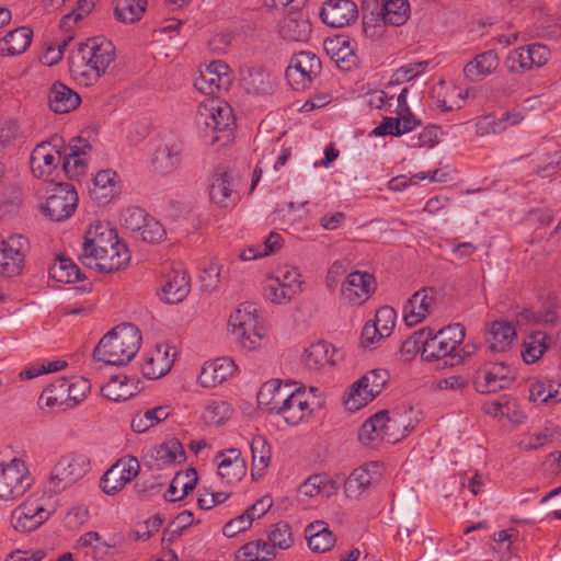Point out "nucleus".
I'll list each match as a JSON object with an SVG mask.
<instances>
[{"instance_id":"obj_1","label":"nucleus","mask_w":561,"mask_h":561,"mask_svg":"<svg viewBox=\"0 0 561 561\" xmlns=\"http://www.w3.org/2000/svg\"><path fill=\"white\" fill-rule=\"evenodd\" d=\"M114 44L102 36L88 38L80 43L69 56V71L73 79L89 85L105 75L115 60Z\"/></svg>"},{"instance_id":"obj_2","label":"nucleus","mask_w":561,"mask_h":561,"mask_svg":"<svg viewBox=\"0 0 561 561\" xmlns=\"http://www.w3.org/2000/svg\"><path fill=\"white\" fill-rule=\"evenodd\" d=\"M141 341L138 328L131 323L119 324L99 341L93 351V358L105 365H126L138 353Z\"/></svg>"},{"instance_id":"obj_3","label":"nucleus","mask_w":561,"mask_h":561,"mask_svg":"<svg viewBox=\"0 0 561 561\" xmlns=\"http://www.w3.org/2000/svg\"><path fill=\"white\" fill-rule=\"evenodd\" d=\"M229 328L234 340L248 351L257 350L266 335V329L256 308L251 304L241 305L231 313Z\"/></svg>"},{"instance_id":"obj_4","label":"nucleus","mask_w":561,"mask_h":561,"mask_svg":"<svg viewBox=\"0 0 561 561\" xmlns=\"http://www.w3.org/2000/svg\"><path fill=\"white\" fill-rule=\"evenodd\" d=\"M408 426L400 414L389 415L386 410L378 411L366 420L358 432V439L367 446L378 440L393 444L407 435Z\"/></svg>"},{"instance_id":"obj_5","label":"nucleus","mask_w":561,"mask_h":561,"mask_svg":"<svg viewBox=\"0 0 561 561\" xmlns=\"http://www.w3.org/2000/svg\"><path fill=\"white\" fill-rule=\"evenodd\" d=\"M195 124L204 138L210 137V142L219 140L214 134L229 130L234 126V116L229 104L218 99H211L197 107Z\"/></svg>"},{"instance_id":"obj_6","label":"nucleus","mask_w":561,"mask_h":561,"mask_svg":"<svg viewBox=\"0 0 561 561\" xmlns=\"http://www.w3.org/2000/svg\"><path fill=\"white\" fill-rule=\"evenodd\" d=\"M90 468V460L85 455L69 453L60 457L50 471L48 479L49 490L59 493L81 480Z\"/></svg>"},{"instance_id":"obj_7","label":"nucleus","mask_w":561,"mask_h":561,"mask_svg":"<svg viewBox=\"0 0 561 561\" xmlns=\"http://www.w3.org/2000/svg\"><path fill=\"white\" fill-rule=\"evenodd\" d=\"M389 380V373L383 368H376L367 371L362 378L352 385L345 408L356 412L373 401L386 387Z\"/></svg>"},{"instance_id":"obj_8","label":"nucleus","mask_w":561,"mask_h":561,"mask_svg":"<svg viewBox=\"0 0 561 561\" xmlns=\"http://www.w3.org/2000/svg\"><path fill=\"white\" fill-rule=\"evenodd\" d=\"M33 479L26 463L13 458L0 463V500L13 501L22 496L32 485Z\"/></svg>"},{"instance_id":"obj_9","label":"nucleus","mask_w":561,"mask_h":561,"mask_svg":"<svg viewBox=\"0 0 561 561\" xmlns=\"http://www.w3.org/2000/svg\"><path fill=\"white\" fill-rule=\"evenodd\" d=\"M415 339L422 343V358L425 362H442V366H454L462 362L459 352H455L444 337V334L434 333L431 328H423L415 332Z\"/></svg>"},{"instance_id":"obj_10","label":"nucleus","mask_w":561,"mask_h":561,"mask_svg":"<svg viewBox=\"0 0 561 561\" xmlns=\"http://www.w3.org/2000/svg\"><path fill=\"white\" fill-rule=\"evenodd\" d=\"M321 72V60L311 51H300L294 55L286 69V79L293 89L304 91Z\"/></svg>"},{"instance_id":"obj_11","label":"nucleus","mask_w":561,"mask_h":561,"mask_svg":"<svg viewBox=\"0 0 561 561\" xmlns=\"http://www.w3.org/2000/svg\"><path fill=\"white\" fill-rule=\"evenodd\" d=\"M62 153L55 145L43 141L33 149L30 157L32 173L35 178L47 182H57L61 173Z\"/></svg>"},{"instance_id":"obj_12","label":"nucleus","mask_w":561,"mask_h":561,"mask_svg":"<svg viewBox=\"0 0 561 561\" xmlns=\"http://www.w3.org/2000/svg\"><path fill=\"white\" fill-rule=\"evenodd\" d=\"M232 83L230 67L222 60H214L199 70V76L195 79V88L205 95L216 96L227 92Z\"/></svg>"},{"instance_id":"obj_13","label":"nucleus","mask_w":561,"mask_h":561,"mask_svg":"<svg viewBox=\"0 0 561 561\" xmlns=\"http://www.w3.org/2000/svg\"><path fill=\"white\" fill-rule=\"evenodd\" d=\"M30 249L28 240L22 234H12L0 242V274L5 277L20 275Z\"/></svg>"},{"instance_id":"obj_14","label":"nucleus","mask_w":561,"mask_h":561,"mask_svg":"<svg viewBox=\"0 0 561 561\" xmlns=\"http://www.w3.org/2000/svg\"><path fill=\"white\" fill-rule=\"evenodd\" d=\"M119 241L115 229L107 224L96 222L91 225L84 234L80 261L83 265L95 262L98 253L106 252V249Z\"/></svg>"},{"instance_id":"obj_15","label":"nucleus","mask_w":561,"mask_h":561,"mask_svg":"<svg viewBox=\"0 0 561 561\" xmlns=\"http://www.w3.org/2000/svg\"><path fill=\"white\" fill-rule=\"evenodd\" d=\"M514 379V371L505 363H490L476 373L473 383L481 393H494L508 388Z\"/></svg>"},{"instance_id":"obj_16","label":"nucleus","mask_w":561,"mask_h":561,"mask_svg":"<svg viewBox=\"0 0 561 561\" xmlns=\"http://www.w3.org/2000/svg\"><path fill=\"white\" fill-rule=\"evenodd\" d=\"M78 205V195L69 184H58L42 205L43 213L53 221L69 218Z\"/></svg>"},{"instance_id":"obj_17","label":"nucleus","mask_w":561,"mask_h":561,"mask_svg":"<svg viewBox=\"0 0 561 561\" xmlns=\"http://www.w3.org/2000/svg\"><path fill=\"white\" fill-rule=\"evenodd\" d=\"M208 194L219 208L231 209L237 205L239 197L234 191L233 176L226 167L219 165L214 170L209 179Z\"/></svg>"},{"instance_id":"obj_18","label":"nucleus","mask_w":561,"mask_h":561,"mask_svg":"<svg viewBox=\"0 0 561 561\" xmlns=\"http://www.w3.org/2000/svg\"><path fill=\"white\" fill-rule=\"evenodd\" d=\"M320 18L328 26L342 28L357 20L358 8L353 0H327L322 4Z\"/></svg>"},{"instance_id":"obj_19","label":"nucleus","mask_w":561,"mask_h":561,"mask_svg":"<svg viewBox=\"0 0 561 561\" xmlns=\"http://www.w3.org/2000/svg\"><path fill=\"white\" fill-rule=\"evenodd\" d=\"M436 301V290L424 287L415 291L403 306V321L408 327L423 322Z\"/></svg>"},{"instance_id":"obj_20","label":"nucleus","mask_w":561,"mask_h":561,"mask_svg":"<svg viewBox=\"0 0 561 561\" xmlns=\"http://www.w3.org/2000/svg\"><path fill=\"white\" fill-rule=\"evenodd\" d=\"M49 515V512L37 500H28L12 512L11 524L18 531L30 533L44 524Z\"/></svg>"},{"instance_id":"obj_21","label":"nucleus","mask_w":561,"mask_h":561,"mask_svg":"<svg viewBox=\"0 0 561 561\" xmlns=\"http://www.w3.org/2000/svg\"><path fill=\"white\" fill-rule=\"evenodd\" d=\"M376 289L375 277L368 272L350 273L341 288L342 297L352 305H362Z\"/></svg>"},{"instance_id":"obj_22","label":"nucleus","mask_w":561,"mask_h":561,"mask_svg":"<svg viewBox=\"0 0 561 561\" xmlns=\"http://www.w3.org/2000/svg\"><path fill=\"white\" fill-rule=\"evenodd\" d=\"M382 474V465L378 461L367 462L356 469L345 480L344 491L347 497L356 499L371 484L378 482Z\"/></svg>"},{"instance_id":"obj_23","label":"nucleus","mask_w":561,"mask_h":561,"mask_svg":"<svg viewBox=\"0 0 561 561\" xmlns=\"http://www.w3.org/2000/svg\"><path fill=\"white\" fill-rule=\"evenodd\" d=\"M311 413L312 409L306 391L290 389L276 414L280 415L288 425L295 426L308 419Z\"/></svg>"},{"instance_id":"obj_24","label":"nucleus","mask_w":561,"mask_h":561,"mask_svg":"<svg viewBox=\"0 0 561 561\" xmlns=\"http://www.w3.org/2000/svg\"><path fill=\"white\" fill-rule=\"evenodd\" d=\"M169 345H157L152 351L145 354L141 364L142 375L150 380L159 379L168 374L174 363V353Z\"/></svg>"},{"instance_id":"obj_25","label":"nucleus","mask_w":561,"mask_h":561,"mask_svg":"<svg viewBox=\"0 0 561 561\" xmlns=\"http://www.w3.org/2000/svg\"><path fill=\"white\" fill-rule=\"evenodd\" d=\"M215 460L218 474L228 484L240 481L247 473L245 460L237 448L218 451Z\"/></svg>"},{"instance_id":"obj_26","label":"nucleus","mask_w":561,"mask_h":561,"mask_svg":"<svg viewBox=\"0 0 561 561\" xmlns=\"http://www.w3.org/2000/svg\"><path fill=\"white\" fill-rule=\"evenodd\" d=\"M289 390L290 386L283 385L279 379L264 382L256 396L260 409L267 414H276Z\"/></svg>"},{"instance_id":"obj_27","label":"nucleus","mask_w":561,"mask_h":561,"mask_svg":"<svg viewBox=\"0 0 561 561\" xmlns=\"http://www.w3.org/2000/svg\"><path fill=\"white\" fill-rule=\"evenodd\" d=\"M130 260L128 249L121 240L106 249L104 253H98L95 262L87 266L102 273H113L125 266Z\"/></svg>"},{"instance_id":"obj_28","label":"nucleus","mask_w":561,"mask_h":561,"mask_svg":"<svg viewBox=\"0 0 561 561\" xmlns=\"http://www.w3.org/2000/svg\"><path fill=\"white\" fill-rule=\"evenodd\" d=\"M278 34L287 42H307L311 35V24L301 12H294L280 20Z\"/></svg>"},{"instance_id":"obj_29","label":"nucleus","mask_w":561,"mask_h":561,"mask_svg":"<svg viewBox=\"0 0 561 561\" xmlns=\"http://www.w3.org/2000/svg\"><path fill=\"white\" fill-rule=\"evenodd\" d=\"M499 67V56L495 50L478 54L463 67V76L470 82H480L495 72Z\"/></svg>"},{"instance_id":"obj_30","label":"nucleus","mask_w":561,"mask_h":561,"mask_svg":"<svg viewBox=\"0 0 561 561\" xmlns=\"http://www.w3.org/2000/svg\"><path fill=\"white\" fill-rule=\"evenodd\" d=\"M236 368L237 366L231 358L220 357L203 366L198 380L203 387H215L231 377Z\"/></svg>"},{"instance_id":"obj_31","label":"nucleus","mask_w":561,"mask_h":561,"mask_svg":"<svg viewBox=\"0 0 561 561\" xmlns=\"http://www.w3.org/2000/svg\"><path fill=\"white\" fill-rule=\"evenodd\" d=\"M118 175L112 169L99 171L90 187L91 197L100 203H108L118 192Z\"/></svg>"},{"instance_id":"obj_32","label":"nucleus","mask_w":561,"mask_h":561,"mask_svg":"<svg viewBox=\"0 0 561 561\" xmlns=\"http://www.w3.org/2000/svg\"><path fill=\"white\" fill-rule=\"evenodd\" d=\"M80 102L79 94L60 81H56L49 90L48 105L55 113H69L76 110Z\"/></svg>"},{"instance_id":"obj_33","label":"nucleus","mask_w":561,"mask_h":561,"mask_svg":"<svg viewBox=\"0 0 561 561\" xmlns=\"http://www.w3.org/2000/svg\"><path fill=\"white\" fill-rule=\"evenodd\" d=\"M92 149L91 145L78 139V145L70 147V152L61 160V173L69 179H79L87 172V161L83 158Z\"/></svg>"},{"instance_id":"obj_34","label":"nucleus","mask_w":561,"mask_h":561,"mask_svg":"<svg viewBox=\"0 0 561 561\" xmlns=\"http://www.w3.org/2000/svg\"><path fill=\"white\" fill-rule=\"evenodd\" d=\"M32 38L33 31L28 26L10 31L0 38V56L21 55L30 47Z\"/></svg>"},{"instance_id":"obj_35","label":"nucleus","mask_w":561,"mask_h":561,"mask_svg":"<svg viewBox=\"0 0 561 561\" xmlns=\"http://www.w3.org/2000/svg\"><path fill=\"white\" fill-rule=\"evenodd\" d=\"M305 537L308 547L314 552L329 551L335 543L334 535L328 524L322 520H316L309 524L305 529Z\"/></svg>"},{"instance_id":"obj_36","label":"nucleus","mask_w":561,"mask_h":561,"mask_svg":"<svg viewBox=\"0 0 561 561\" xmlns=\"http://www.w3.org/2000/svg\"><path fill=\"white\" fill-rule=\"evenodd\" d=\"M241 84L248 93L266 95L273 92L275 82L262 68H248L241 75Z\"/></svg>"},{"instance_id":"obj_37","label":"nucleus","mask_w":561,"mask_h":561,"mask_svg":"<svg viewBox=\"0 0 561 561\" xmlns=\"http://www.w3.org/2000/svg\"><path fill=\"white\" fill-rule=\"evenodd\" d=\"M197 481L198 476L194 468L179 471L164 493L165 501L176 502L182 500L196 488Z\"/></svg>"},{"instance_id":"obj_38","label":"nucleus","mask_w":561,"mask_h":561,"mask_svg":"<svg viewBox=\"0 0 561 561\" xmlns=\"http://www.w3.org/2000/svg\"><path fill=\"white\" fill-rule=\"evenodd\" d=\"M68 391V379L65 377L58 378L43 390L38 398V405L41 408L66 410L69 401Z\"/></svg>"},{"instance_id":"obj_39","label":"nucleus","mask_w":561,"mask_h":561,"mask_svg":"<svg viewBox=\"0 0 561 561\" xmlns=\"http://www.w3.org/2000/svg\"><path fill=\"white\" fill-rule=\"evenodd\" d=\"M150 457L156 461L158 468L185 460V451L176 438L169 439L153 447L149 451Z\"/></svg>"},{"instance_id":"obj_40","label":"nucleus","mask_w":561,"mask_h":561,"mask_svg":"<svg viewBox=\"0 0 561 561\" xmlns=\"http://www.w3.org/2000/svg\"><path fill=\"white\" fill-rule=\"evenodd\" d=\"M188 293L190 278L183 271H174L162 285L163 299L168 304L181 302Z\"/></svg>"},{"instance_id":"obj_41","label":"nucleus","mask_w":561,"mask_h":561,"mask_svg":"<svg viewBox=\"0 0 561 561\" xmlns=\"http://www.w3.org/2000/svg\"><path fill=\"white\" fill-rule=\"evenodd\" d=\"M549 346V335L543 331H535L524 340L522 357L527 364L536 363L543 356Z\"/></svg>"},{"instance_id":"obj_42","label":"nucleus","mask_w":561,"mask_h":561,"mask_svg":"<svg viewBox=\"0 0 561 561\" xmlns=\"http://www.w3.org/2000/svg\"><path fill=\"white\" fill-rule=\"evenodd\" d=\"M253 479L261 478L271 461V447L267 439L262 435H256L251 440Z\"/></svg>"},{"instance_id":"obj_43","label":"nucleus","mask_w":561,"mask_h":561,"mask_svg":"<svg viewBox=\"0 0 561 561\" xmlns=\"http://www.w3.org/2000/svg\"><path fill=\"white\" fill-rule=\"evenodd\" d=\"M49 276L58 283L69 284L82 280L84 275L79 266L69 257L58 255L49 267Z\"/></svg>"},{"instance_id":"obj_44","label":"nucleus","mask_w":561,"mask_h":561,"mask_svg":"<svg viewBox=\"0 0 561 561\" xmlns=\"http://www.w3.org/2000/svg\"><path fill=\"white\" fill-rule=\"evenodd\" d=\"M334 347L324 341H319L311 344L306 348L304 354L305 365L312 370H318L321 367L333 363Z\"/></svg>"},{"instance_id":"obj_45","label":"nucleus","mask_w":561,"mask_h":561,"mask_svg":"<svg viewBox=\"0 0 561 561\" xmlns=\"http://www.w3.org/2000/svg\"><path fill=\"white\" fill-rule=\"evenodd\" d=\"M336 491V483L325 474L311 476L299 486V494L306 497H314L318 495L330 497L335 494Z\"/></svg>"},{"instance_id":"obj_46","label":"nucleus","mask_w":561,"mask_h":561,"mask_svg":"<svg viewBox=\"0 0 561 561\" xmlns=\"http://www.w3.org/2000/svg\"><path fill=\"white\" fill-rule=\"evenodd\" d=\"M378 16L392 26L403 25L410 16L408 0H382Z\"/></svg>"},{"instance_id":"obj_47","label":"nucleus","mask_w":561,"mask_h":561,"mask_svg":"<svg viewBox=\"0 0 561 561\" xmlns=\"http://www.w3.org/2000/svg\"><path fill=\"white\" fill-rule=\"evenodd\" d=\"M101 393L111 401H126L135 396L136 386L126 376H116L101 387Z\"/></svg>"},{"instance_id":"obj_48","label":"nucleus","mask_w":561,"mask_h":561,"mask_svg":"<svg viewBox=\"0 0 561 561\" xmlns=\"http://www.w3.org/2000/svg\"><path fill=\"white\" fill-rule=\"evenodd\" d=\"M324 48L331 59L336 62L340 68L348 69L354 62V51L350 41L343 36H336L333 39L324 42Z\"/></svg>"},{"instance_id":"obj_49","label":"nucleus","mask_w":561,"mask_h":561,"mask_svg":"<svg viewBox=\"0 0 561 561\" xmlns=\"http://www.w3.org/2000/svg\"><path fill=\"white\" fill-rule=\"evenodd\" d=\"M490 350L505 351L516 336L515 328L507 321H494L490 328Z\"/></svg>"},{"instance_id":"obj_50","label":"nucleus","mask_w":561,"mask_h":561,"mask_svg":"<svg viewBox=\"0 0 561 561\" xmlns=\"http://www.w3.org/2000/svg\"><path fill=\"white\" fill-rule=\"evenodd\" d=\"M147 9V0H116L114 14L123 23L139 21Z\"/></svg>"},{"instance_id":"obj_51","label":"nucleus","mask_w":561,"mask_h":561,"mask_svg":"<svg viewBox=\"0 0 561 561\" xmlns=\"http://www.w3.org/2000/svg\"><path fill=\"white\" fill-rule=\"evenodd\" d=\"M273 553V546L264 540L250 541L238 551L239 561H268Z\"/></svg>"},{"instance_id":"obj_52","label":"nucleus","mask_w":561,"mask_h":561,"mask_svg":"<svg viewBox=\"0 0 561 561\" xmlns=\"http://www.w3.org/2000/svg\"><path fill=\"white\" fill-rule=\"evenodd\" d=\"M181 162V149L178 146L164 145L156 151L153 165L158 172L169 173Z\"/></svg>"},{"instance_id":"obj_53","label":"nucleus","mask_w":561,"mask_h":561,"mask_svg":"<svg viewBox=\"0 0 561 561\" xmlns=\"http://www.w3.org/2000/svg\"><path fill=\"white\" fill-rule=\"evenodd\" d=\"M561 169V149L547 151L536 158L534 173L542 179L554 175Z\"/></svg>"},{"instance_id":"obj_54","label":"nucleus","mask_w":561,"mask_h":561,"mask_svg":"<svg viewBox=\"0 0 561 561\" xmlns=\"http://www.w3.org/2000/svg\"><path fill=\"white\" fill-rule=\"evenodd\" d=\"M270 276L273 279H277L288 294L297 295L301 290V275L296 267L282 266L276 268Z\"/></svg>"},{"instance_id":"obj_55","label":"nucleus","mask_w":561,"mask_h":561,"mask_svg":"<svg viewBox=\"0 0 561 561\" xmlns=\"http://www.w3.org/2000/svg\"><path fill=\"white\" fill-rule=\"evenodd\" d=\"M267 538L270 546H273L274 554L276 547L285 550L290 548L294 542L290 526L285 522L273 525L267 534Z\"/></svg>"},{"instance_id":"obj_56","label":"nucleus","mask_w":561,"mask_h":561,"mask_svg":"<svg viewBox=\"0 0 561 561\" xmlns=\"http://www.w3.org/2000/svg\"><path fill=\"white\" fill-rule=\"evenodd\" d=\"M529 400L535 403L557 404L561 402V392L551 394L547 379L534 380L529 385Z\"/></svg>"},{"instance_id":"obj_57","label":"nucleus","mask_w":561,"mask_h":561,"mask_svg":"<svg viewBox=\"0 0 561 561\" xmlns=\"http://www.w3.org/2000/svg\"><path fill=\"white\" fill-rule=\"evenodd\" d=\"M231 407L222 400L210 401L204 412V420L210 425H220L231 415Z\"/></svg>"},{"instance_id":"obj_58","label":"nucleus","mask_w":561,"mask_h":561,"mask_svg":"<svg viewBox=\"0 0 561 561\" xmlns=\"http://www.w3.org/2000/svg\"><path fill=\"white\" fill-rule=\"evenodd\" d=\"M528 62L529 59L525 45L511 50L504 60V66L511 73L523 75L527 71H530V66Z\"/></svg>"},{"instance_id":"obj_59","label":"nucleus","mask_w":561,"mask_h":561,"mask_svg":"<svg viewBox=\"0 0 561 561\" xmlns=\"http://www.w3.org/2000/svg\"><path fill=\"white\" fill-rule=\"evenodd\" d=\"M263 296L273 304L282 305L290 301L296 295L288 294L286 288L278 283L277 279H273L267 276L263 283Z\"/></svg>"},{"instance_id":"obj_60","label":"nucleus","mask_w":561,"mask_h":561,"mask_svg":"<svg viewBox=\"0 0 561 561\" xmlns=\"http://www.w3.org/2000/svg\"><path fill=\"white\" fill-rule=\"evenodd\" d=\"M69 401L68 409L80 403L91 390L90 381L82 377L68 379Z\"/></svg>"},{"instance_id":"obj_61","label":"nucleus","mask_w":561,"mask_h":561,"mask_svg":"<svg viewBox=\"0 0 561 561\" xmlns=\"http://www.w3.org/2000/svg\"><path fill=\"white\" fill-rule=\"evenodd\" d=\"M123 477L113 465L101 478L100 486L102 491L110 495L118 493L127 484Z\"/></svg>"},{"instance_id":"obj_62","label":"nucleus","mask_w":561,"mask_h":561,"mask_svg":"<svg viewBox=\"0 0 561 561\" xmlns=\"http://www.w3.org/2000/svg\"><path fill=\"white\" fill-rule=\"evenodd\" d=\"M530 71L543 67L551 58V50L547 45L531 43L526 45Z\"/></svg>"},{"instance_id":"obj_63","label":"nucleus","mask_w":561,"mask_h":561,"mask_svg":"<svg viewBox=\"0 0 561 561\" xmlns=\"http://www.w3.org/2000/svg\"><path fill=\"white\" fill-rule=\"evenodd\" d=\"M397 312L392 307L383 306L375 314L373 322L387 337L391 334L396 323Z\"/></svg>"},{"instance_id":"obj_64","label":"nucleus","mask_w":561,"mask_h":561,"mask_svg":"<svg viewBox=\"0 0 561 561\" xmlns=\"http://www.w3.org/2000/svg\"><path fill=\"white\" fill-rule=\"evenodd\" d=\"M148 217V214L139 207H129L122 214V221L126 229L139 232Z\"/></svg>"}]
</instances>
